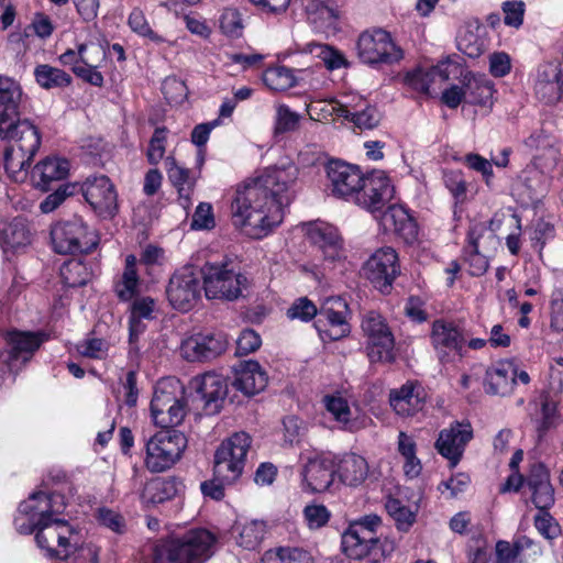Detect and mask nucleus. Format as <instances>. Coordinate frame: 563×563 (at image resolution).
I'll use <instances>...</instances> for the list:
<instances>
[{
	"instance_id": "obj_1",
	"label": "nucleus",
	"mask_w": 563,
	"mask_h": 563,
	"mask_svg": "<svg viewBox=\"0 0 563 563\" xmlns=\"http://www.w3.org/2000/svg\"><path fill=\"white\" fill-rule=\"evenodd\" d=\"M297 178L298 168L288 164L268 167L238 187L231 205L234 224L247 228L253 238L265 236L282 223L284 208L295 197Z\"/></svg>"
},
{
	"instance_id": "obj_2",
	"label": "nucleus",
	"mask_w": 563,
	"mask_h": 563,
	"mask_svg": "<svg viewBox=\"0 0 563 563\" xmlns=\"http://www.w3.org/2000/svg\"><path fill=\"white\" fill-rule=\"evenodd\" d=\"M382 519L368 515L352 522L342 534V550L351 559H367L371 563H379L390 556L396 549L394 540L382 539L378 533Z\"/></svg>"
},
{
	"instance_id": "obj_3",
	"label": "nucleus",
	"mask_w": 563,
	"mask_h": 563,
	"mask_svg": "<svg viewBox=\"0 0 563 563\" xmlns=\"http://www.w3.org/2000/svg\"><path fill=\"white\" fill-rule=\"evenodd\" d=\"M214 537L206 529H194L180 538L158 542L153 563H203L212 554Z\"/></svg>"
},
{
	"instance_id": "obj_4",
	"label": "nucleus",
	"mask_w": 563,
	"mask_h": 563,
	"mask_svg": "<svg viewBox=\"0 0 563 563\" xmlns=\"http://www.w3.org/2000/svg\"><path fill=\"white\" fill-rule=\"evenodd\" d=\"M0 139L12 142L4 151V168L18 180L30 167L41 145L40 133L29 120H22L0 133Z\"/></svg>"
},
{
	"instance_id": "obj_5",
	"label": "nucleus",
	"mask_w": 563,
	"mask_h": 563,
	"mask_svg": "<svg viewBox=\"0 0 563 563\" xmlns=\"http://www.w3.org/2000/svg\"><path fill=\"white\" fill-rule=\"evenodd\" d=\"M15 523L21 533L35 532L37 545L46 551V555L51 559L66 560L76 550V533L66 520L54 519L33 527L19 525V519Z\"/></svg>"
},
{
	"instance_id": "obj_6",
	"label": "nucleus",
	"mask_w": 563,
	"mask_h": 563,
	"mask_svg": "<svg viewBox=\"0 0 563 563\" xmlns=\"http://www.w3.org/2000/svg\"><path fill=\"white\" fill-rule=\"evenodd\" d=\"M201 277L208 299L233 301L249 287L246 275L235 272L228 263H206L201 267Z\"/></svg>"
},
{
	"instance_id": "obj_7",
	"label": "nucleus",
	"mask_w": 563,
	"mask_h": 563,
	"mask_svg": "<svg viewBox=\"0 0 563 563\" xmlns=\"http://www.w3.org/2000/svg\"><path fill=\"white\" fill-rule=\"evenodd\" d=\"M145 465L153 473L170 468L187 448V439L177 430H161L151 437L145 444Z\"/></svg>"
},
{
	"instance_id": "obj_8",
	"label": "nucleus",
	"mask_w": 563,
	"mask_h": 563,
	"mask_svg": "<svg viewBox=\"0 0 563 563\" xmlns=\"http://www.w3.org/2000/svg\"><path fill=\"white\" fill-rule=\"evenodd\" d=\"M250 446L251 438L245 432H236L223 440L214 453V476L234 483L244 471Z\"/></svg>"
},
{
	"instance_id": "obj_9",
	"label": "nucleus",
	"mask_w": 563,
	"mask_h": 563,
	"mask_svg": "<svg viewBox=\"0 0 563 563\" xmlns=\"http://www.w3.org/2000/svg\"><path fill=\"white\" fill-rule=\"evenodd\" d=\"M180 391L178 383L163 379L157 383L151 401V412L154 422L163 430L179 426L186 413V402L177 395Z\"/></svg>"
},
{
	"instance_id": "obj_10",
	"label": "nucleus",
	"mask_w": 563,
	"mask_h": 563,
	"mask_svg": "<svg viewBox=\"0 0 563 563\" xmlns=\"http://www.w3.org/2000/svg\"><path fill=\"white\" fill-rule=\"evenodd\" d=\"M53 249L59 254L88 253L97 246V235L81 218L58 221L52 225Z\"/></svg>"
},
{
	"instance_id": "obj_11",
	"label": "nucleus",
	"mask_w": 563,
	"mask_h": 563,
	"mask_svg": "<svg viewBox=\"0 0 563 563\" xmlns=\"http://www.w3.org/2000/svg\"><path fill=\"white\" fill-rule=\"evenodd\" d=\"M360 59L367 65H391L404 57L402 49L395 43L389 32L373 29L363 32L356 44Z\"/></svg>"
},
{
	"instance_id": "obj_12",
	"label": "nucleus",
	"mask_w": 563,
	"mask_h": 563,
	"mask_svg": "<svg viewBox=\"0 0 563 563\" xmlns=\"http://www.w3.org/2000/svg\"><path fill=\"white\" fill-rule=\"evenodd\" d=\"M394 196L395 187L390 178L383 170H374L364 176L352 202L376 216L382 213Z\"/></svg>"
},
{
	"instance_id": "obj_13",
	"label": "nucleus",
	"mask_w": 563,
	"mask_h": 563,
	"mask_svg": "<svg viewBox=\"0 0 563 563\" xmlns=\"http://www.w3.org/2000/svg\"><path fill=\"white\" fill-rule=\"evenodd\" d=\"M362 329L367 336V355L371 362H394L395 339L385 319L378 312L369 311L363 318Z\"/></svg>"
},
{
	"instance_id": "obj_14",
	"label": "nucleus",
	"mask_w": 563,
	"mask_h": 563,
	"mask_svg": "<svg viewBox=\"0 0 563 563\" xmlns=\"http://www.w3.org/2000/svg\"><path fill=\"white\" fill-rule=\"evenodd\" d=\"M46 340L44 332L10 331L5 334L7 350L0 353V360L9 371H18Z\"/></svg>"
},
{
	"instance_id": "obj_15",
	"label": "nucleus",
	"mask_w": 563,
	"mask_h": 563,
	"mask_svg": "<svg viewBox=\"0 0 563 563\" xmlns=\"http://www.w3.org/2000/svg\"><path fill=\"white\" fill-rule=\"evenodd\" d=\"M363 274L382 294H388L400 274L396 251L391 247H382L374 252L365 262Z\"/></svg>"
},
{
	"instance_id": "obj_16",
	"label": "nucleus",
	"mask_w": 563,
	"mask_h": 563,
	"mask_svg": "<svg viewBox=\"0 0 563 563\" xmlns=\"http://www.w3.org/2000/svg\"><path fill=\"white\" fill-rule=\"evenodd\" d=\"M349 306L341 297L328 298L319 313L317 329L322 340L336 341L346 336L351 329L347 322Z\"/></svg>"
},
{
	"instance_id": "obj_17",
	"label": "nucleus",
	"mask_w": 563,
	"mask_h": 563,
	"mask_svg": "<svg viewBox=\"0 0 563 563\" xmlns=\"http://www.w3.org/2000/svg\"><path fill=\"white\" fill-rule=\"evenodd\" d=\"M167 298L178 310L188 311L199 300L201 294L200 280L192 267H183L169 279Z\"/></svg>"
},
{
	"instance_id": "obj_18",
	"label": "nucleus",
	"mask_w": 563,
	"mask_h": 563,
	"mask_svg": "<svg viewBox=\"0 0 563 563\" xmlns=\"http://www.w3.org/2000/svg\"><path fill=\"white\" fill-rule=\"evenodd\" d=\"M323 110L352 122L360 130H373L380 121L376 107L361 97H353L346 102L330 101Z\"/></svg>"
},
{
	"instance_id": "obj_19",
	"label": "nucleus",
	"mask_w": 563,
	"mask_h": 563,
	"mask_svg": "<svg viewBox=\"0 0 563 563\" xmlns=\"http://www.w3.org/2000/svg\"><path fill=\"white\" fill-rule=\"evenodd\" d=\"M65 508V497L62 494L37 492L20 504L19 511L27 516L26 527H33L54 520V516L60 515Z\"/></svg>"
},
{
	"instance_id": "obj_20",
	"label": "nucleus",
	"mask_w": 563,
	"mask_h": 563,
	"mask_svg": "<svg viewBox=\"0 0 563 563\" xmlns=\"http://www.w3.org/2000/svg\"><path fill=\"white\" fill-rule=\"evenodd\" d=\"M327 176L334 196L353 201L365 175L355 165L331 161L327 165Z\"/></svg>"
},
{
	"instance_id": "obj_21",
	"label": "nucleus",
	"mask_w": 563,
	"mask_h": 563,
	"mask_svg": "<svg viewBox=\"0 0 563 563\" xmlns=\"http://www.w3.org/2000/svg\"><path fill=\"white\" fill-rule=\"evenodd\" d=\"M78 190H81L86 201L101 216H112L117 209L114 186L104 175L88 177Z\"/></svg>"
},
{
	"instance_id": "obj_22",
	"label": "nucleus",
	"mask_w": 563,
	"mask_h": 563,
	"mask_svg": "<svg viewBox=\"0 0 563 563\" xmlns=\"http://www.w3.org/2000/svg\"><path fill=\"white\" fill-rule=\"evenodd\" d=\"M227 339L220 332L197 333L183 340L181 355L190 362L213 358L225 351Z\"/></svg>"
},
{
	"instance_id": "obj_23",
	"label": "nucleus",
	"mask_w": 563,
	"mask_h": 563,
	"mask_svg": "<svg viewBox=\"0 0 563 563\" xmlns=\"http://www.w3.org/2000/svg\"><path fill=\"white\" fill-rule=\"evenodd\" d=\"M431 342L441 362H449L451 355L462 356L465 338L461 329L451 321L435 320L432 324Z\"/></svg>"
},
{
	"instance_id": "obj_24",
	"label": "nucleus",
	"mask_w": 563,
	"mask_h": 563,
	"mask_svg": "<svg viewBox=\"0 0 563 563\" xmlns=\"http://www.w3.org/2000/svg\"><path fill=\"white\" fill-rule=\"evenodd\" d=\"M472 438L473 429L471 423L455 421L441 430L435 442V449L455 466Z\"/></svg>"
},
{
	"instance_id": "obj_25",
	"label": "nucleus",
	"mask_w": 563,
	"mask_h": 563,
	"mask_svg": "<svg viewBox=\"0 0 563 563\" xmlns=\"http://www.w3.org/2000/svg\"><path fill=\"white\" fill-rule=\"evenodd\" d=\"M334 474L333 459L321 454L308 456L301 471L303 488L312 493L325 492L333 483Z\"/></svg>"
},
{
	"instance_id": "obj_26",
	"label": "nucleus",
	"mask_w": 563,
	"mask_h": 563,
	"mask_svg": "<svg viewBox=\"0 0 563 563\" xmlns=\"http://www.w3.org/2000/svg\"><path fill=\"white\" fill-rule=\"evenodd\" d=\"M308 238L329 264L345 260L343 241L335 227L324 222L313 223L308 229Z\"/></svg>"
},
{
	"instance_id": "obj_27",
	"label": "nucleus",
	"mask_w": 563,
	"mask_h": 563,
	"mask_svg": "<svg viewBox=\"0 0 563 563\" xmlns=\"http://www.w3.org/2000/svg\"><path fill=\"white\" fill-rule=\"evenodd\" d=\"M164 165L168 180L177 191V201L187 214L192 205V196L199 175L179 164L173 156H167Z\"/></svg>"
},
{
	"instance_id": "obj_28",
	"label": "nucleus",
	"mask_w": 563,
	"mask_h": 563,
	"mask_svg": "<svg viewBox=\"0 0 563 563\" xmlns=\"http://www.w3.org/2000/svg\"><path fill=\"white\" fill-rule=\"evenodd\" d=\"M534 91L538 99L547 104L556 103L562 99L563 75L559 62L545 63L539 67Z\"/></svg>"
},
{
	"instance_id": "obj_29",
	"label": "nucleus",
	"mask_w": 563,
	"mask_h": 563,
	"mask_svg": "<svg viewBox=\"0 0 563 563\" xmlns=\"http://www.w3.org/2000/svg\"><path fill=\"white\" fill-rule=\"evenodd\" d=\"M192 388L205 401V409L208 413H216L220 410L221 402L228 393L225 378L217 373H206L192 380Z\"/></svg>"
},
{
	"instance_id": "obj_30",
	"label": "nucleus",
	"mask_w": 563,
	"mask_h": 563,
	"mask_svg": "<svg viewBox=\"0 0 563 563\" xmlns=\"http://www.w3.org/2000/svg\"><path fill=\"white\" fill-rule=\"evenodd\" d=\"M22 91L19 84L0 75V133L15 125Z\"/></svg>"
},
{
	"instance_id": "obj_31",
	"label": "nucleus",
	"mask_w": 563,
	"mask_h": 563,
	"mask_svg": "<svg viewBox=\"0 0 563 563\" xmlns=\"http://www.w3.org/2000/svg\"><path fill=\"white\" fill-rule=\"evenodd\" d=\"M389 402L395 412L402 417L413 416L424 404V390L416 383L408 382L389 395Z\"/></svg>"
},
{
	"instance_id": "obj_32",
	"label": "nucleus",
	"mask_w": 563,
	"mask_h": 563,
	"mask_svg": "<svg viewBox=\"0 0 563 563\" xmlns=\"http://www.w3.org/2000/svg\"><path fill=\"white\" fill-rule=\"evenodd\" d=\"M530 417L536 424L538 439L541 440L549 430L555 428L559 422V411L556 401L548 393H542L534 401L530 404Z\"/></svg>"
},
{
	"instance_id": "obj_33",
	"label": "nucleus",
	"mask_w": 563,
	"mask_h": 563,
	"mask_svg": "<svg viewBox=\"0 0 563 563\" xmlns=\"http://www.w3.org/2000/svg\"><path fill=\"white\" fill-rule=\"evenodd\" d=\"M268 382L266 372L255 361L240 363L235 369L233 386L247 396L264 390Z\"/></svg>"
},
{
	"instance_id": "obj_34",
	"label": "nucleus",
	"mask_w": 563,
	"mask_h": 563,
	"mask_svg": "<svg viewBox=\"0 0 563 563\" xmlns=\"http://www.w3.org/2000/svg\"><path fill=\"white\" fill-rule=\"evenodd\" d=\"M156 303L150 297H140L134 299L131 305V314L129 318L130 331V353H137L139 346L136 345L139 336L145 331L144 320H152L154 318Z\"/></svg>"
},
{
	"instance_id": "obj_35",
	"label": "nucleus",
	"mask_w": 563,
	"mask_h": 563,
	"mask_svg": "<svg viewBox=\"0 0 563 563\" xmlns=\"http://www.w3.org/2000/svg\"><path fill=\"white\" fill-rule=\"evenodd\" d=\"M374 217L379 219L386 228L394 229L406 240H413L417 235V224L401 205L391 203L390 201L380 214L377 213Z\"/></svg>"
},
{
	"instance_id": "obj_36",
	"label": "nucleus",
	"mask_w": 563,
	"mask_h": 563,
	"mask_svg": "<svg viewBox=\"0 0 563 563\" xmlns=\"http://www.w3.org/2000/svg\"><path fill=\"white\" fill-rule=\"evenodd\" d=\"M69 172V162L60 157H46L32 170V181L41 190H48L53 181L64 179Z\"/></svg>"
},
{
	"instance_id": "obj_37",
	"label": "nucleus",
	"mask_w": 563,
	"mask_h": 563,
	"mask_svg": "<svg viewBox=\"0 0 563 563\" xmlns=\"http://www.w3.org/2000/svg\"><path fill=\"white\" fill-rule=\"evenodd\" d=\"M517 367L511 362H499L486 372L487 391L507 396L516 385Z\"/></svg>"
},
{
	"instance_id": "obj_38",
	"label": "nucleus",
	"mask_w": 563,
	"mask_h": 563,
	"mask_svg": "<svg viewBox=\"0 0 563 563\" xmlns=\"http://www.w3.org/2000/svg\"><path fill=\"white\" fill-rule=\"evenodd\" d=\"M497 563H528L525 551L531 550L534 556L540 554V548L526 536L515 539L512 543L499 540L496 542Z\"/></svg>"
},
{
	"instance_id": "obj_39",
	"label": "nucleus",
	"mask_w": 563,
	"mask_h": 563,
	"mask_svg": "<svg viewBox=\"0 0 563 563\" xmlns=\"http://www.w3.org/2000/svg\"><path fill=\"white\" fill-rule=\"evenodd\" d=\"M335 474L340 481L347 486L361 485L368 475L366 460L355 453L344 454L334 466Z\"/></svg>"
},
{
	"instance_id": "obj_40",
	"label": "nucleus",
	"mask_w": 563,
	"mask_h": 563,
	"mask_svg": "<svg viewBox=\"0 0 563 563\" xmlns=\"http://www.w3.org/2000/svg\"><path fill=\"white\" fill-rule=\"evenodd\" d=\"M31 241L32 233L24 218H14L4 224L1 230L0 242L4 251H19L30 245Z\"/></svg>"
},
{
	"instance_id": "obj_41",
	"label": "nucleus",
	"mask_w": 563,
	"mask_h": 563,
	"mask_svg": "<svg viewBox=\"0 0 563 563\" xmlns=\"http://www.w3.org/2000/svg\"><path fill=\"white\" fill-rule=\"evenodd\" d=\"M466 101L483 107H492L495 93L494 84L485 75L465 77Z\"/></svg>"
},
{
	"instance_id": "obj_42",
	"label": "nucleus",
	"mask_w": 563,
	"mask_h": 563,
	"mask_svg": "<svg viewBox=\"0 0 563 563\" xmlns=\"http://www.w3.org/2000/svg\"><path fill=\"white\" fill-rule=\"evenodd\" d=\"M137 258L130 254L125 257L124 268L114 283V291L121 300H131L140 289L141 279L136 269Z\"/></svg>"
},
{
	"instance_id": "obj_43",
	"label": "nucleus",
	"mask_w": 563,
	"mask_h": 563,
	"mask_svg": "<svg viewBox=\"0 0 563 563\" xmlns=\"http://www.w3.org/2000/svg\"><path fill=\"white\" fill-rule=\"evenodd\" d=\"M178 490L179 483L175 478H157L144 486L141 499L146 506H155L172 499Z\"/></svg>"
},
{
	"instance_id": "obj_44",
	"label": "nucleus",
	"mask_w": 563,
	"mask_h": 563,
	"mask_svg": "<svg viewBox=\"0 0 563 563\" xmlns=\"http://www.w3.org/2000/svg\"><path fill=\"white\" fill-rule=\"evenodd\" d=\"M398 452L404 457V472L406 476L413 478L417 477L421 470V462L417 457V445L412 437L406 432L400 431L398 434Z\"/></svg>"
},
{
	"instance_id": "obj_45",
	"label": "nucleus",
	"mask_w": 563,
	"mask_h": 563,
	"mask_svg": "<svg viewBox=\"0 0 563 563\" xmlns=\"http://www.w3.org/2000/svg\"><path fill=\"white\" fill-rule=\"evenodd\" d=\"M322 404L333 419L345 430H353L352 411L347 400L340 395H325Z\"/></svg>"
},
{
	"instance_id": "obj_46",
	"label": "nucleus",
	"mask_w": 563,
	"mask_h": 563,
	"mask_svg": "<svg viewBox=\"0 0 563 563\" xmlns=\"http://www.w3.org/2000/svg\"><path fill=\"white\" fill-rule=\"evenodd\" d=\"M34 76L36 82L44 89L63 88L71 82L70 75L47 64L36 66Z\"/></svg>"
},
{
	"instance_id": "obj_47",
	"label": "nucleus",
	"mask_w": 563,
	"mask_h": 563,
	"mask_svg": "<svg viewBox=\"0 0 563 563\" xmlns=\"http://www.w3.org/2000/svg\"><path fill=\"white\" fill-rule=\"evenodd\" d=\"M63 283L68 287H80L91 278L90 268L79 260H69L59 269Z\"/></svg>"
},
{
	"instance_id": "obj_48",
	"label": "nucleus",
	"mask_w": 563,
	"mask_h": 563,
	"mask_svg": "<svg viewBox=\"0 0 563 563\" xmlns=\"http://www.w3.org/2000/svg\"><path fill=\"white\" fill-rule=\"evenodd\" d=\"M301 2L313 23L320 22L322 26H329L338 18L336 9L331 3V0H301Z\"/></svg>"
},
{
	"instance_id": "obj_49",
	"label": "nucleus",
	"mask_w": 563,
	"mask_h": 563,
	"mask_svg": "<svg viewBox=\"0 0 563 563\" xmlns=\"http://www.w3.org/2000/svg\"><path fill=\"white\" fill-rule=\"evenodd\" d=\"M236 543L247 550H255L265 534V523L258 520H251L236 526Z\"/></svg>"
},
{
	"instance_id": "obj_50",
	"label": "nucleus",
	"mask_w": 563,
	"mask_h": 563,
	"mask_svg": "<svg viewBox=\"0 0 563 563\" xmlns=\"http://www.w3.org/2000/svg\"><path fill=\"white\" fill-rule=\"evenodd\" d=\"M263 81L271 90L285 91L296 85V77L292 69L278 65L264 71Z\"/></svg>"
},
{
	"instance_id": "obj_51",
	"label": "nucleus",
	"mask_w": 563,
	"mask_h": 563,
	"mask_svg": "<svg viewBox=\"0 0 563 563\" xmlns=\"http://www.w3.org/2000/svg\"><path fill=\"white\" fill-rule=\"evenodd\" d=\"M530 198L543 195L548 189V177L536 166H528L519 176Z\"/></svg>"
},
{
	"instance_id": "obj_52",
	"label": "nucleus",
	"mask_w": 563,
	"mask_h": 563,
	"mask_svg": "<svg viewBox=\"0 0 563 563\" xmlns=\"http://www.w3.org/2000/svg\"><path fill=\"white\" fill-rule=\"evenodd\" d=\"M475 230L468 234L470 244L464 249L465 261L468 263L470 273L473 276L483 275L488 268V260L478 252L477 241L474 238Z\"/></svg>"
},
{
	"instance_id": "obj_53",
	"label": "nucleus",
	"mask_w": 563,
	"mask_h": 563,
	"mask_svg": "<svg viewBox=\"0 0 563 563\" xmlns=\"http://www.w3.org/2000/svg\"><path fill=\"white\" fill-rule=\"evenodd\" d=\"M263 563H313V560L302 549L280 548L275 553H267Z\"/></svg>"
},
{
	"instance_id": "obj_54",
	"label": "nucleus",
	"mask_w": 563,
	"mask_h": 563,
	"mask_svg": "<svg viewBox=\"0 0 563 563\" xmlns=\"http://www.w3.org/2000/svg\"><path fill=\"white\" fill-rule=\"evenodd\" d=\"M219 26L227 36L232 38L240 37L244 30L241 13L233 8L224 9L219 18Z\"/></svg>"
},
{
	"instance_id": "obj_55",
	"label": "nucleus",
	"mask_w": 563,
	"mask_h": 563,
	"mask_svg": "<svg viewBox=\"0 0 563 563\" xmlns=\"http://www.w3.org/2000/svg\"><path fill=\"white\" fill-rule=\"evenodd\" d=\"M300 115L291 111L286 104H279L276 108L274 132L283 134L295 131L299 125Z\"/></svg>"
},
{
	"instance_id": "obj_56",
	"label": "nucleus",
	"mask_w": 563,
	"mask_h": 563,
	"mask_svg": "<svg viewBox=\"0 0 563 563\" xmlns=\"http://www.w3.org/2000/svg\"><path fill=\"white\" fill-rule=\"evenodd\" d=\"M310 53L319 57L330 70L346 66V59L336 49L327 44H310Z\"/></svg>"
},
{
	"instance_id": "obj_57",
	"label": "nucleus",
	"mask_w": 563,
	"mask_h": 563,
	"mask_svg": "<svg viewBox=\"0 0 563 563\" xmlns=\"http://www.w3.org/2000/svg\"><path fill=\"white\" fill-rule=\"evenodd\" d=\"M78 191L77 184H64L49 194L40 205L43 213H49L59 207L63 201Z\"/></svg>"
},
{
	"instance_id": "obj_58",
	"label": "nucleus",
	"mask_w": 563,
	"mask_h": 563,
	"mask_svg": "<svg viewBox=\"0 0 563 563\" xmlns=\"http://www.w3.org/2000/svg\"><path fill=\"white\" fill-rule=\"evenodd\" d=\"M443 181L456 202L464 201L466 197V181L461 170H445Z\"/></svg>"
},
{
	"instance_id": "obj_59",
	"label": "nucleus",
	"mask_w": 563,
	"mask_h": 563,
	"mask_svg": "<svg viewBox=\"0 0 563 563\" xmlns=\"http://www.w3.org/2000/svg\"><path fill=\"white\" fill-rule=\"evenodd\" d=\"M98 522L107 529L122 534L126 530V522L124 517L109 508H100L97 515Z\"/></svg>"
},
{
	"instance_id": "obj_60",
	"label": "nucleus",
	"mask_w": 563,
	"mask_h": 563,
	"mask_svg": "<svg viewBox=\"0 0 563 563\" xmlns=\"http://www.w3.org/2000/svg\"><path fill=\"white\" fill-rule=\"evenodd\" d=\"M216 225L212 206L208 202H200L192 216L191 229L211 230Z\"/></svg>"
},
{
	"instance_id": "obj_61",
	"label": "nucleus",
	"mask_w": 563,
	"mask_h": 563,
	"mask_svg": "<svg viewBox=\"0 0 563 563\" xmlns=\"http://www.w3.org/2000/svg\"><path fill=\"white\" fill-rule=\"evenodd\" d=\"M77 352L89 358L101 360L108 353V343L102 339H86L77 344Z\"/></svg>"
},
{
	"instance_id": "obj_62",
	"label": "nucleus",
	"mask_w": 563,
	"mask_h": 563,
	"mask_svg": "<svg viewBox=\"0 0 563 563\" xmlns=\"http://www.w3.org/2000/svg\"><path fill=\"white\" fill-rule=\"evenodd\" d=\"M166 129L157 128L151 137L147 148V159L152 165H157L165 154Z\"/></svg>"
},
{
	"instance_id": "obj_63",
	"label": "nucleus",
	"mask_w": 563,
	"mask_h": 563,
	"mask_svg": "<svg viewBox=\"0 0 563 563\" xmlns=\"http://www.w3.org/2000/svg\"><path fill=\"white\" fill-rule=\"evenodd\" d=\"M129 25L134 32L139 33L142 36L148 37L154 42L162 41V37L151 29L148 22L145 19L144 13L139 9H134L130 13Z\"/></svg>"
},
{
	"instance_id": "obj_64",
	"label": "nucleus",
	"mask_w": 563,
	"mask_h": 563,
	"mask_svg": "<svg viewBox=\"0 0 563 563\" xmlns=\"http://www.w3.org/2000/svg\"><path fill=\"white\" fill-rule=\"evenodd\" d=\"M303 516L310 529H319L328 523L330 511L323 505H308Z\"/></svg>"
}]
</instances>
